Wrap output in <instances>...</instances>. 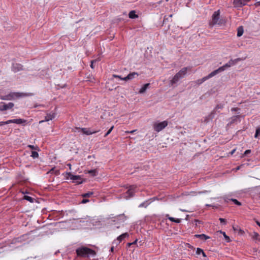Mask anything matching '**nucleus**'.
<instances>
[{
	"instance_id": "nucleus-2",
	"label": "nucleus",
	"mask_w": 260,
	"mask_h": 260,
	"mask_svg": "<svg viewBox=\"0 0 260 260\" xmlns=\"http://www.w3.org/2000/svg\"><path fill=\"white\" fill-rule=\"evenodd\" d=\"M190 68L184 67L180 70L177 73H176L172 79L170 81V84L171 86H173L176 84L180 79L184 77L187 73L188 70H189Z\"/></svg>"
},
{
	"instance_id": "nucleus-30",
	"label": "nucleus",
	"mask_w": 260,
	"mask_h": 260,
	"mask_svg": "<svg viewBox=\"0 0 260 260\" xmlns=\"http://www.w3.org/2000/svg\"><path fill=\"white\" fill-rule=\"evenodd\" d=\"M114 128V126H112L111 127V128L108 131V132L105 134L104 137H106L108 135H109L111 132H112V131L113 130Z\"/></svg>"
},
{
	"instance_id": "nucleus-3",
	"label": "nucleus",
	"mask_w": 260,
	"mask_h": 260,
	"mask_svg": "<svg viewBox=\"0 0 260 260\" xmlns=\"http://www.w3.org/2000/svg\"><path fill=\"white\" fill-rule=\"evenodd\" d=\"M76 253L78 256L82 257L94 256L95 255V252L94 250L84 247L77 249Z\"/></svg>"
},
{
	"instance_id": "nucleus-46",
	"label": "nucleus",
	"mask_w": 260,
	"mask_h": 260,
	"mask_svg": "<svg viewBox=\"0 0 260 260\" xmlns=\"http://www.w3.org/2000/svg\"><path fill=\"white\" fill-rule=\"evenodd\" d=\"M222 107V105H218L216 106V109H217V108H220Z\"/></svg>"
},
{
	"instance_id": "nucleus-20",
	"label": "nucleus",
	"mask_w": 260,
	"mask_h": 260,
	"mask_svg": "<svg viewBox=\"0 0 260 260\" xmlns=\"http://www.w3.org/2000/svg\"><path fill=\"white\" fill-rule=\"evenodd\" d=\"M128 16L131 19H135L138 17V16L136 14L135 11H131L129 13Z\"/></svg>"
},
{
	"instance_id": "nucleus-43",
	"label": "nucleus",
	"mask_w": 260,
	"mask_h": 260,
	"mask_svg": "<svg viewBox=\"0 0 260 260\" xmlns=\"http://www.w3.org/2000/svg\"><path fill=\"white\" fill-rule=\"evenodd\" d=\"M231 199H229V198H224V201H225V202H229V201H231Z\"/></svg>"
},
{
	"instance_id": "nucleus-54",
	"label": "nucleus",
	"mask_w": 260,
	"mask_h": 260,
	"mask_svg": "<svg viewBox=\"0 0 260 260\" xmlns=\"http://www.w3.org/2000/svg\"><path fill=\"white\" fill-rule=\"evenodd\" d=\"M202 254L204 257H206V255L204 251H203V253H202Z\"/></svg>"
},
{
	"instance_id": "nucleus-1",
	"label": "nucleus",
	"mask_w": 260,
	"mask_h": 260,
	"mask_svg": "<svg viewBox=\"0 0 260 260\" xmlns=\"http://www.w3.org/2000/svg\"><path fill=\"white\" fill-rule=\"evenodd\" d=\"M239 60H240L239 58H237L234 60L231 59L228 62L225 63L224 65H223L222 67H219L217 70L213 71L211 73H210L208 76L203 77L201 79H199V80H197L196 83L199 85L201 84L202 83H203L204 82H205L207 80L209 79V78L213 77V76H215L217 74L224 71L227 68H229L231 67L232 66H233L234 64H235V63L237 61H238Z\"/></svg>"
},
{
	"instance_id": "nucleus-15",
	"label": "nucleus",
	"mask_w": 260,
	"mask_h": 260,
	"mask_svg": "<svg viewBox=\"0 0 260 260\" xmlns=\"http://www.w3.org/2000/svg\"><path fill=\"white\" fill-rule=\"evenodd\" d=\"M138 74L136 72H133L129 73L127 76L124 77V78H122L123 81H127L129 80H132L134 78H135L136 77L138 76Z\"/></svg>"
},
{
	"instance_id": "nucleus-39",
	"label": "nucleus",
	"mask_w": 260,
	"mask_h": 260,
	"mask_svg": "<svg viewBox=\"0 0 260 260\" xmlns=\"http://www.w3.org/2000/svg\"><path fill=\"white\" fill-rule=\"evenodd\" d=\"M89 202V200H87V199H83L82 201H81V203L82 204H85V203H86L87 202Z\"/></svg>"
},
{
	"instance_id": "nucleus-35",
	"label": "nucleus",
	"mask_w": 260,
	"mask_h": 260,
	"mask_svg": "<svg viewBox=\"0 0 260 260\" xmlns=\"http://www.w3.org/2000/svg\"><path fill=\"white\" fill-rule=\"evenodd\" d=\"M219 220L221 223H223L224 224H226V220L224 218H220Z\"/></svg>"
},
{
	"instance_id": "nucleus-59",
	"label": "nucleus",
	"mask_w": 260,
	"mask_h": 260,
	"mask_svg": "<svg viewBox=\"0 0 260 260\" xmlns=\"http://www.w3.org/2000/svg\"><path fill=\"white\" fill-rule=\"evenodd\" d=\"M239 232H240L241 234H243V233H244V232H243L242 230H241V229H240V230H239Z\"/></svg>"
},
{
	"instance_id": "nucleus-18",
	"label": "nucleus",
	"mask_w": 260,
	"mask_h": 260,
	"mask_svg": "<svg viewBox=\"0 0 260 260\" xmlns=\"http://www.w3.org/2000/svg\"><path fill=\"white\" fill-rule=\"evenodd\" d=\"M150 85V84L149 83H147V84H144L142 87L140 89L139 92L140 93H143L144 92H145L146 91V90H147V89L148 88V87Z\"/></svg>"
},
{
	"instance_id": "nucleus-14",
	"label": "nucleus",
	"mask_w": 260,
	"mask_h": 260,
	"mask_svg": "<svg viewBox=\"0 0 260 260\" xmlns=\"http://www.w3.org/2000/svg\"><path fill=\"white\" fill-rule=\"evenodd\" d=\"M12 70L16 73L23 70V66L18 63H13L12 66Z\"/></svg>"
},
{
	"instance_id": "nucleus-24",
	"label": "nucleus",
	"mask_w": 260,
	"mask_h": 260,
	"mask_svg": "<svg viewBox=\"0 0 260 260\" xmlns=\"http://www.w3.org/2000/svg\"><path fill=\"white\" fill-rule=\"evenodd\" d=\"M149 204V203L148 202V201H145V202H144L143 203L140 204L139 205V207H140V208H142V207L146 208Z\"/></svg>"
},
{
	"instance_id": "nucleus-56",
	"label": "nucleus",
	"mask_w": 260,
	"mask_h": 260,
	"mask_svg": "<svg viewBox=\"0 0 260 260\" xmlns=\"http://www.w3.org/2000/svg\"><path fill=\"white\" fill-rule=\"evenodd\" d=\"M135 131H136L135 130H134V131H132L131 132H128L127 133H133Z\"/></svg>"
},
{
	"instance_id": "nucleus-45",
	"label": "nucleus",
	"mask_w": 260,
	"mask_h": 260,
	"mask_svg": "<svg viewBox=\"0 0 260 260\" xmlns=\"http://www.w3.org/2000/svg\"><path fill=\"white\" fill-rule=\"evenodd\" d=\"M209 192V191H207V190H205V191H203L199 192V193H206V192Z\"/></svg>"
},
{
	"instance_id": "nucleus-49",
	"label": "nucleus",
	"mask_w": 260,
	"mask_h": 260,
	"mask_svg": "<svg viewBox=\"0 0 260 260\" xmlns=\"http://www.w3.org/2000/svg\"><path fill=\"white\" fill-rule=\"evenodd\" d=\"M114 246H112V247H111V248H110V251H111V252H113V251H114Z\"/></svg>"
},
{
	"instance_id": "nucleus-31",
	"label": "nucleus",
	"mask_w": 260,
	"mask_h": 260,
	"mask_svg": "<svg viewBox=\"0 0 260 260\" xmlns=\"http://www.w3.org/2000/svg\"><path fill=\"white\" fill-rule=\"evenodd\" d=\"M202 253H203V250L200 248H197L196 250V254L199 255L200 254H202Z\"/></svg>"
},
{
	"instance_id": "nucleus-12",
	"label": "nucleus",
	"mask_w": 260,
	"mask_h": 260,
	"mask_svg": "<svg viewBox=\"0 0 260 260\" xmlns=\"http://www.w3.org/2000/svg\"><path fill=\"white\" fill-rule=\"evenodd\" d=\"M250 0H234V5L235 7H242L247 4Z\"/></svg>"
},
{
	"instance_id": "nucleus-36",
	"label": "nucleus",
	"mask_w": 260,
	"mask_h": 260,
	"mask_svg": "<svg viewBox=\"0 0 260 260\" xmlns=\"http://www.w3.org/2000/svg\"><path fill=\"white\" fill-rule=\"evenodd\" d=\"M181 221V219L175 218L174 222L179 223H180Z\"/></svg>"
},
{
	"instance_id": "nucleus-5",
	"label": "nucleus",
	"mask_w": 260,
	"mask_h": 260,
	"mask_svg": "<svg viewBox=\"0 0 260 260\" xmlns=\"http://www.w3.org/2000/svg\"><path fill=\"white\" fill-rule=\"evenodd\" d=\"M26 94L21 92H11L6 95H0V100H13L16 98L26 96Z\"/></svg>"
},
{
	"instance_id": "nucleus-9",
	"label": "nucleus",
	"mask_w": 260,
	"mask_h": 260,
	"mask_svg": "<svg viewBox=\"0 0 260 260\" xmlns=\"http://www.w3.org/2000/svg\"><path fill=\"white\" fill-rule=\"evenodd\" d=\"M168 124L167 121H164L160 122H155L153 127L155 131L156 132H159L164 129Z\"/></svg>"
},
{
	"instance_id": "nucleus-25",
	"label": "nucleus",
	"mask_w": 260,
	"mask_h": 260,
	"mask_svg": "<svg viewBox=\"0 0 260 260\" xmlns=\"http://www.w3.org/2000/svg\"><path fill=\"white\" fill-rule=\"evenodd\" d=\"M93 194V192L89 191L82 195L83 198H89Z\"/></svg>"
},
{
	"instance_id": "nucleus-17",
	"label": "nucleus",
	"mask_w": 260,
	"mask_h": 260,
	"mask_svg": "<svg viewBox=\"0 0 260 260\" xmlns=\"http://www.w3.org/2000/svg\"><path fill=\"white\" fill-rule=\"evenodd\" d=\"M251 238L255 240L260 241V235L256 232H253L251 234Z\"/></svg>"
},
{
	"instance_id": "nucleus-60",
	"label": "nucleus",
	"mask_w": 260,
	"mask_h": 260,
	"mask_svg": "<svg viewBox=\"0 0 260 260\" xmlns=\"http://www.w3.org/2000/svg\"><path fill=\"white\" fill-rule=\"evenodd\" d=\"M169 17H172V14H171L169 16Z\"/></svg>"
},
{
	"instance_id": "nucleus-29",
	"label": "nucleus",
	"mask_w": 260,
	"mask_h": 260,
	"mask_svg": "<svg viewBox=\"0 0 260 260\" xmlns=\"http://www.w3.org/2000/svg\"><path fill=\"white\" fill-rule=\"evenodd\" d=\"M31 156L33 158H37L39 156V154L36 151H32Z\"/></svg>"
},
{
	"instance_id": "nucleus-16",
	"label": "nucleus",
	"mask_w": 260,
	"mask_h": 260,
	"mask_svg": "<svg viewBox=\"0 0 260 260\" xmlns=\"http://www.w3.org/2000/svg\"><path fill=\"white\" fill-rule=\"evenodd\" d=\"M55 116V114L53 112L49 113L46 115V116L45 117V120H41L40 121V123L43 122L44 121H48L49 120H52L53 118H54Z\"/></svg>"
},
{
	"instance_id": "nucleus-34",
	"label": "nucleus",
	"mask_w": 260,
	"mask_h": 260,
	"mask_svg": "<svg viewBox=\"0 0 260 260\" xmlns=\"http://www.w3.org/2000/svg\"><path fill=\"white\" fill-rule=\"evenodd\" d=\"M112 76H113V78H119L120 80H123V79H122L123 78L121 77L120 76L117 75H115V74H113L112 75Z\"/></svg>"
},
{
	"instance_id": "nucleus-21",
	"label": "nucleus",
	"mask_w": 260,
	"mask_h": 260,
	"mask_svg": "<svg viewBox=\"0 0 260 260\" xmlns=\"http://www.w3.org/2000/svg\"><path fill=\"white\" fill-rule=\"evenodd\" d=\"M243 26H239L238 28V30H237V36L238 37H241V36H242L243 34Z\"/></svg>"
},
{
	"instance_id": "nucleus-47",
	"label": "nucleus",
	"mask_w": 260,
	"mask_h": 260,
	"mask_svg": "<svg viewBox=\"0 0 260 260\" xmlns=\"http://www.w3.org/2000/svg\"><path fill=\"white\" fill-rule=\"evenodd\" d=\"M28 147L30 148H31V149H34V148H35L34 146H33V145H28Z\"/></svg>"
},
{
	"instance_id": "nucleus-41",
	"label": "nucleus",
	"mask_w": 260,
	"mask_h": 260,
	"mask_svg": "<svg viewBox=\"0 0 260 260\" xmlns=\"http://www.w3.org/2000/svg\"><path fill=\"white\" fill-rule=\"evenodd\" d=\"M137 241H138V240H137V239H136V240L134 242L131 243H128V246H130V245H132V244H134L136 243H137Z\"/></svg>"
},
{
	"instance_id": "nucleus-38",
	"label": "nucleus",
	"mask_w": 260,
	"mask_h": 260,
	"mask_svg": "<svg viewBox=\"0 0 260 260\" xmlns=\"http://www.w3.org/2000/svg\"><path fill=\"white\" fill-rule=\"evenodd\" d=\"M251 152V150H246L245 152H244V154L245 155H246L248 154H249Z\"/></svg>"
},
{
	"instance_id": "nucleus-23",
	"label": "nucleus",
	"mask_w": 260,
	"mask_h": 260,
	"mask_svg": "<svg viewBox=\"0 0 260 260\" xmlns=\"http://www.w3.org/2000/svg\"><path fill=\"white\" fill-rule=\"evenodd\" d=\"M240 119V116L237 115L235 116H233L231 118V120L230 122V124H232L233 123H235L238 119L239 120Z\"/></svg>"
},
{
	"instance_id": "nucleus-8",
	"label": "nucleus",
	"mask_w": 260,
	"mask_h": 260,
	"mask_svg": "<svg viewBox=\"0 0 260 260\" xmlns=\"http://www.w3.org/2000/svg\"><path fill=\"white\" fill-rule=\"evenodd\" d=\"M26 122V120L21 118L18 119H14L8 120L6 121H1L0 122V126H3L5 124H8L10 123H16L18 124H23Z\"/></svg>"
},
{
	"instance_id": "nucleus-19",
	"label": "nucleus",
	"mask_w": 260,
	"mask_h": 260,
	"mask_svg": "<svg viewBox=\"0 0 260 260\" xmlns=\"http://www.w3.org/2000/svg\"><path fill=\"white\" fill-rule=\"evenodd\" d=\"M195 237L197 238H199L202 240H207L210 238L209 236L203 234L201 235H196Z\"/></svg>"
},
{
	"instance_id": "nucleus-53",
	"label": "nucleus",
	"mask_w": 260,
	"mask_h": 260,
	"mask_svg": "<svg viewBox=\"0 0 260 260\" xmlns=\"http://www.w3.org/2000/svg\"><path fill=\"white\" fill-rule=\"evenodd\" d=\"M168 20V18H167V16H165L164 17V21H166V20Z\"/></svg>"
},
{
	"instance_id": "nucleus-48",
	"label": "nucleus",
	"mask_w": 260,
	"mask_h": 260,
	"mask_svg": "<svg viewBox=\"0 0 260 260\" xmlns=\"http://www.w3.org/2000/svg\"><path fill=\"white\" fill-rule=\"evenodd\" d=\"M238 110H239V109L237 108H233L232 109V111H237Z\"/></svg>"
},
{
	"instance_id": "nucleus-4",
	"label": "nucleus",
	"mask_w": 260,
	"mask_h": 260,
	"mask_svg": "<svg viewBox=\"0 0 260 260\" xmlns=\"http://www.w3.org/2000/svg\"><path fill=\"white\" fill-rule=\"evenodd\" d=\"M224 22L222 19H220V11L218 10L214 12L212 16V20L210 22V25L213 26L216 24L222 25Z\"/></svg>"
},
{
	"instance_id": "nucleus-37",
	"label": "nucleus",
	"mask_w": 260,
	"mask_h": 260,
	"mask_svg": "<svg viewBox=\"0 0 260 260\" xmlns=\"http://www.w3.org/2000/svg\"><path fill=\"white\" fill-rule=\"evenodd\" d=\"M254 6L255 7H259L260 6V1L255 2V3L254 4Z\"/></svg>"
},
{
	"instance_id": "nucleus-52",
	"label": "nucleus",
	"mask_w": 260,
	"mask_h": 260,
	"mask_svg": "<svg viewBox=\"0 0 260 260\" xmlns=\"http://www.w3.org/2000/svg\"><path fill=\"white\" fill-rule=\"evenodd\" d=\"M115 221H116L115 220H112V222L110 223L111 225H114V222H115Z\"/></svg>"
},
{
	"instance_id": "nucleus-40",
	"label": "nucleus",
	"mask_w": 260,
	"mask_h": 260,
	"mask_svg": "<svg viewBox=\"0 0 260 260\" xmlns=\"http://www.w3.org/2000/svg\"><path fill=\"white\" fill-rule=\"evenodd\" d=\"M95 61H96V60H92V61H91L90 67H91V68H92V69H93V68H94V67H93V63H94V62H95Z\"/></svg>"
},
{
	"instance_id": "nucleus-57",
	"label": "nucleus",
	"mask_w": 260,
	"mask_h": 260,
	"mask_svg": "<svg viewBox=\"0 0 260 260\" xmlns=\"http://www.w3.org/2000/svg\"><path fill=\"white\" fill-rule=\"evenodd\" d=\"M68 166H69V168H70V169L71 170V164H68Z\"/></svg>"
},
{
	"instance_id": "nucleus-10",
	"label": "nucleus",
	"mask_w": 260,
	"mask_h": 260,
	"mask_svg": "<svg viewBox=\"0 0 260 260\" xmlns=\"http://www.w3.org/2000/svg\"><path fill=\"white\" fill-rule=\"evenodd\" d=\"M14 106L13 103L10 102L6 104L4 102H0V111H4L12 109Z\"/></svg>"
},
{
	"instance_id": "nucleus-51",
	"label": "nucleus",
	"mask_w": 260,
	"mask_h": 260,
	"mask_svg": "<svg viewBox=\"0 0 260 260\" xmlns=\"http://www.w3.org/2000/svg\"><path fill=\"white\" fill-rule=\"evenodd\" d=\"M256 223L257 225L260 227V222L258 221H256Z\"/></svg>"
},
{
	"instance_id": "nucleus-13",
	"label": "nucleus",
	"mask_w": 260,
	"mask_h": 260,
	"mask_svg": "<svg viewBox=\"0 0 260 260\" xmlns=\"http://www.w3.org/2000/svg\"><path fill=\"white\" fill-rule=\"evenodd\" d=\"M79 132H82L84 134H86L87 135H90L91 134H95L99 132L98 131H92L90 128H79Z\"/></svg>"
},
{
	"instance_id": "nucleus-44",
	"label": "nucleus",
	"mask_w": 260,
	"mask_h": 260,
	"mask_svg": "<svg viewBox=\"0 0 260 260\" xmlns=\"http://www.w3.org/2000/svg\"><path fill=\"white\" fill-rule=\"evenodd\" d=\"M120 228V226H119V225H116V226H114V227L113 228V230H115V229H118V228Z\"/></svg>"
},
{
	"instance_id": "nucleus-55",
	"label": "nucleus",
	"mask_w": 260,
	"mask_h": 260,
	"mask_svg": "<svg viewBox=\"0 0 260 260\" xmlns=\"http://www.w3.org/2000/svg\"><path fill=\"white\" fill-rule=\"evenodd\" d=\"M233 228L234 231H237L238 230V228H236V227L233 226Z\"/></svg>"
},
{
	"instance_id": "nucleus-26",
	"label": "nucleus",
	"mask_w": 260,
	"mask_h": 260,
	"mask_svg": "<svg viewBox=\"0 0 260 260\" xmlns=\"http://www.w3.org/2000/svg\"><path fill=\"white\" fill-rule=\"evenodd\" d=\"M24 199L31 203H33L34 201V199L31 198V197L28 196H24Z\"/></svg>"
},
{
	"instance_id": "nucleus-50",
	"label": "nucleus",
	"mask_w": 260,
	"mask_h": 260,
	"mask_svg": "<svg viewBox=\"0 0 260 260\" xmlns=\"http://www.w3.org/2000/svg\"><path fill=\"white\" fill-rule=\"evenodd\" d=\"M235 151H236V149H233V150L231 152V154L232 155V154H233L235 153Z\"/></svg>"
},
{
	"instance_id": "nucleus-22",
	"label": "nucleus",
	"mask_w": 260,
	"mask_h": 260,
	"mask_svg": "<svg viewBox=\"0 0 260 260\" xmlns=\"http://www.w3.org/2000/svg\"><path fill=\"white\" fill-rule=\"evenodd\" d=\"M88 173L92 176H95L98 175V173L97 170L95 169L89 170L88 171Z\"/></svg>"
},
{
	"instance_id": "nucleus-6",
	"label": "nucleus",
	"mask_w": 260,
	"mask_h": 260,
	"mask_svg": "<svg viewBox=\"0 0 260 260\" xmlns=\"http://www.w3.org/2000/svg\"><path fill=\"white\" fill-rule=\"evenodd\" d=\"M126 188H127V190L125 193L123 194V198L126 200H128L134 196L137 187L135 185H131L129 186H126Z\"/></svg>"
},
{
	"instance_id": "nucleus-28",
	"label": "nucleus",
	"mask_w": 260,
	"mask_h": 260,
	"mask_svg": "<svg viewBox=\"0 0 260 260\" xmlns=\"http://www.w3.org/2000/svg\"><path fill=\"white\" fill-rule=\"evenodd\" d=\"M231 200L236 205H237L238 206H241V203L240 202H239L237 200L235 199H231Z\"/></svg>"
},
{
	"instance_id": "nucleus-42",
	"label": "nucleus",
	"mask_w": 260,
	"mask_h": 260,
	"mask_svg": "<svg viewBox=\"0 0 260 260\" xmlns=\"http://www.w3.org/2000/svg\"><path fill=\"white\" fill-rule=\"evenodd\" d=\"M120 216H121L123 217V218H122V222L124 221L126 219V217L125 216H124V214H122V215H120Z\"/></svg>"
},
{
	"instance_id": "nucleus-33",
	"label": "nucleus",
	"mask_w": 260,
	"mask_h": 260,
	"mask_svg": "<svg viewBox=\"0 0 260 260\" xmlns=\"http://www.w3.org/2000/svg\"><path fill=\"white\" fill-rule=\"evenodd\" d=\"M223 235L224 238L226 239V240H227L228 241H229L230 240V238L229 236H228L226 234H225V232H220Z\"/></svg>"
},
{
	"instance_id": "nucleus-58",
	"label": "nucleus",
	"mask_w": 260,
	"mask_h": 260,
	"mask_svg": "<svg viewBox=\"0 0 260 260\" xmlns=\"http://www.w3.org/2000/svg\"><path fill=\"white\" fill-rule=\"evenodd\" d=\"M206 206H209V207H214L213 206L211 205H209V204H207L206 205Z\"/></svg>"
},
{
	"instance_id": "nucleus-7",
	"label": "nucleus",
	"mask_w": 260,
	"mask_h": 260,
	"mask_svg": "<svg viewBox=\"0 0 260 260\" xmlns=\"http://www.w3.org/2000/svg\"><path fill=\"white\" fill-rule=\"evenodd\" d=\"M64 176L67 179L69 178L73 181V182L78 184L82 183V179L80 175H74L71 172H66Z\"/></svg>"
},
{
	"instance_id": "nucleus-11",
	"label": "nucleus",
	"mask_w": 260,
	"mask_h": 260,
	"mask_svg": "<svg viewBox=\"0 0 260 260\" xmlns=\"http://www.w3.org/2000/svg\"><path fill=\"white\" fill-rule=\"evenodd\" d=\"M129 237V234L127 233H125L119 236L116 240H114L113 242V244L115 245L116 246L118 245L123 240H124L126 238H128Z\"/></svg>"
},
{
	"instance_id": "nucleus-32",
	"label": "nucleus",
	"mask_w": 260,
	"mask_h": 260,
	"mask_svg": "<svg viewBox=\"0 0 260 260\" xmlns=\"http://www.w3.org/2000/svg\"><path fill=\"white\" fill-rule=\"evenodd\" d=\"M166 217H167L171 221L174 222L175 218L170 217L169 214H166Z\"/></svg>"
},
{
	"instance_id": "nucleus-27",
	"label": "nucleus",
	"mask_w": 260,
	"mask_h": 260,
	"mask_svg": "<svg viewBox=\"0 0 260 260\" xmlns=\"http://www.w3.org/2000/svg\"><path fill=\"white\" fill-rule=\"evenodd\" d=\"M258 137H260V127L256 128L254 135V138H258Z\"/></svg>"
}]
</instances>
